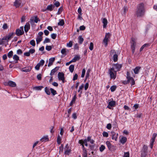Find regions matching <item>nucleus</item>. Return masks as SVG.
I'll use <instances>...</instances> for the list:
<instances>
[{"label":"nucleus","mask_w":157,"mask_h":157,"mask_svg":"<svg viewBox=\"0 0 157 157\" xmlns=\"http://www.w3.org/2000/svg\"><path fill=\"white\" fill-rule=\"evenodd\" d=\"M145 12V8L144 4L142 2L138 5L136 13L137 17H141L143 16Z\"/></svg>","instance_id":"nucleus-1"},{"label":"nucleus","mask_w":157,"mask_h":157,"mask_svg":"<svg viewBox=\"0 0 157 157\" xmlns=\"http://www.w3.org/2000/svg\"><path fill=\"white\" fill-rule=\"evenodd\" d=\"M109 71L110 78L113 79H115L117 76V72L113 71V69L111 68L109 70Z\"/></svg>","instance_id":"nucleus-2"},{"label":"nucleus","mask_w":157,"mask_h":157,"mask_svg":"<svg viewBox=\"0 0 157 157\" xmlns=\"http://www.w3.org/2000/svg\"><path fill=\"white\" fill-rule=\"evenodd\" d=\"M121 67V65L120 64H114L111 69H113V71L117 72V71H120Z\"/></svg>","instance_id":"nucleus-3"},{"label":"nucleus","mask_w":157,"mask_h":157,"mask_svg":"<svg viewBox=\"0 0 157 157\" xmlns=\"http://www.w3.org/2000/svg\"><path fill=\"white\" fill-rule=\"evenodd\" d=\"M14 33H9V34L6 37L3 38V39L6 40L7 42L13 37Z\"/></svg>","instance_id":"nucleus-4"},{"label":"nucleus","mask_w":157,"mask_h":157,"mask_svg":"<svg viewBox=\"0 0 157 157\" xmlns=\"http://www.w3.org/2000/svg\"><path fill=\"white\" fill-rule=\"evenodd\" d=\"M147 147L145 145L143 146L141 153V157H145L147 153Z\"/></svg>","instance_id":"nucleus-5"},{"label":"nucleus","mask_w":157,"mask_h":157,"mask_svg":"<svg viewBox=\"0 0 157 157\" xmlns=\"http://www.w3.org/2000/svg\"><path fill=\"white\" fill-rule=\"evenodd\" d=\"M40 21V20L39 19L37 16H35L34 17H31L30 20V22L31 25H33V24L34 22L37 23L38 21Z\"/></svg>","instance_id":"nucleus-6"},{"label":"nucleus","mask_w":157,"mask_h":157,"mask_svg":"<svg viewBox=\"0 0 157 157\" xmlns=\"http://www.w3.org/2000/svg\"><path fill=\"white\" fill-rule=\"evenodd\" d=\"M59 80H62L63 83L64 82V74L62 72H59L58 74Z\"/></svg>","instance_id":"nucleus-7"},{"label":"nucleus","mask_w":157,"mask_h":157,"mask_svg":"<svg viewBox=\"0 0 157 157\" xmlns=\"http://www.w3.org/2000/svg\"><path fill=\"white\" fill-rule=\"evenodd\" d=\"M110 36V35L109 33H106L105 34V37L103 40L105 44V45L106 46L107 45V42L108 41L109 39Z\"/></svg>","instance_id":"nucleus-8"},{"label":"nucleus","mask_w":157,"mask_h":157,"mask_svg":"<svg viewBox=\"0 0 157 157\" xmlns=\"http://www.w3.org/2000/svg\"><path fill=\"white\" fill-rule=\"evenodd\" d=\"M21 0H15L13 3V6L16 8H18L21 5Z\"/></svg>","instance_id":"nucleus-9"},{"label":"nucleus","mask_w":157,"mask_h":157,"mask_svg":"<svg viewBox=\"0 0 157 157\" xmlns=\"http://www.w3.org/2000/svg\"><path fill=\"white\" fill-rule=\"evenodd\" d=\"M115 105V101H111L109 102L107 107L110 109H111L112 107L114 106Z\"/></svg>","instance_id":"nucleus-10"},{"label":"nucleus","mask_w":157,"mask_h":157,"mask_svg":"<svg viewBox=\"0 0 157 157\" xmlns=\"http://www.w3.org/2000/svg\"><path fill=\"white\" fill-rule=\"evenodd\" d=\"M31 67L29 66L23 68L21 69V71L23 72H29L31 70Z\"/></svg>","instance_id":"nucleus-11"},{"label":"nucleus","mask_w":157,"mask_h":157,"mask_svg":"<svg viewBox=\"0 0 157 157\" xmlns=\"http://www.w3.org/2000/svg\"><path fill=\"white\" fill-rule=\"evenodd\" d=\"M24 33L23 30H21L20 29H17L16 31V34L17 36L22 35Z\"/></svg>","instance_id":"nucleus-12"},{"label":"nucleus","mask_w":157,"mask_h":157,"mask_svg":"<svg viewBox=\"0 0 157 157\" xmlns=\"http://www.w3.org/2000/svg\"><path fill=\"white\" fill-rule=\"evenodd\" d=\"M106 144L109 150L110 151L112 150L113 148V146L112 145L110 142L109 141H106Z\"/></svg>","instance_id":"nucleus-13"},{"label":"nucleus","mask_w":157,"mask_h":157,"mask_svg":"<svg viewBox=\"0 0 157 157\" xmlns=\"http://www.w3.org/2000/svg\"><path fill=\"white\" fill-rule=\"evenodd\" d=\"M30 29V25L29 23H27L24 26V30L25 33H27Z\"/></svg>","instance_id":"nucleus-14"},{"label":"nucleus","mask_w":157,"mask_h":157,"mask_svg":"<svg viewBox=\"0 0 157 157\" xmlns=\"http://www.w3.org/2000/svg\"><path fill=\"white\" fill-rule=\"evenodd\" d=\"M111 134L112 139L116 141L117 140L118 134L115 133L114 132H111Z\"/></svg>","instance_id":"nucleus-15"},{"label":"nucleus","mask_w":157,"mask_h":157,"mask_svg":"<svg viewBox=\"0 0 157 157\" xmlns=\"http://www.w3.org/2000/svg\"><path fill=\"white\" fill-rule=\"evenodd\" d=\"M8 85L12 87H15L16 86V83L11 81H9L8 82Z\"/></svg>","instance_id":"nucleus-16"},{"label":"nucleus","mask_w":157,"mask_h":157,"mask_svg":"<svg viewBox=\"0 0 157 157\" xmlns=\"http://www.w3.org/2000/svg\"><path fill=\"white\" fill-rule=\"evenodd\" d=\"M40 140L42 142L48 141L49 138L48 137V136L46 135L45 136H44L40 139Z\"/></svg>","instance_id":"nucleus-17"},{"label":"nucleus","mask_w":157,"mask_h":157,"mask_svg":"<svg viewBox=\"0 0 157 157\" xmlns=\"http://www.w3.org/2000/svg\"><path fill=\"white\" fill-rule=\"evenodd\" d=\"M102 23H103V28H105L106 27L108 23V21L107 19L105 18H104L102 20Z\"/></svg>","instance_id":"nucleus-18"},{"label":"nucleus","mask_w":157,"mask_h":157,"mask_svg":"<svg viewBox=\"0 0 157 157\" xmlns=\"http://www.w3.org/2000/svg\"><path fill=\"white\" fill-rule=\"evenodd\" d=\"M55 60V58L54 57L51 58L49 59V62L48 65V67H50L53 63V62Z\"/></svg>","instance_id":"nucleus-19"},{"label":"nucleus","mask_w":157,"mask_h":157,"mask_svg":"<svg viewBox=\"0 0 157 157\" xmlns=\"http://www.w3.org/2000/svg\"><path fill=\"white\" fill-rule=\"evenodd\" d=\"M127 138L124 136H122L120 139V141L122 144H124L127 141Z\"/></svg>","instance_id":"nucleus-20"},{"label":"nucleus","mask_w":157,"mask_h":157,"mask_svg":"<svg viewBox=\"0 0 157 157\" xmlns=\"http://www.w3.org/2000/svg\"><path fill=\"white\" fill-rule=\"evenodd\" d=\"M54 6L52 4H51L50 5H48L46 8V10L50 11H52V10L53 8H54Z\"/></svg>","instance_id":"nucleus-21"},{"label":"nucleus","mask_w":157,"mask_h":157,"mask_svg":"<svg viewBox=\"0 0 157 157\" xmlns=\"http://www.w3.org/2000/svg\"><path fill=\"white\" fill-rule=\"evenodd\" d=\"M141 68V67H136L133 70L134 73L136 74H138L139 73V71Z\"/></svg>","instance_id":"nucleus-22"},{"label":"nucleus","mask_w":157,"mask_h":157,"mask_svg":"<svg viewBox=\"0 0 157 157\" xmlns=\"http://www.w3.org/2000/svg\"><path fill=\"white\" fill-rule=\"evenodd\" d=\"M132 42L131 48H135L136 43L135 41V39L134 38H132Z\"/></svg>","instance_id":"nucleus-23"},{"label":"nucleus","mask_w":157,"mask_h":157,"mask_svg":"<svg viewBox=\"0 0 157 157\" xmlns=\"http://www.w3.org/2000/svg\"><path fill=\"white\" fill-rule=\"evenodd\" d=\"M128 82H131V85L132 86L134 85L135 84V81L133 78L132 77L130 78L128 80Z\"/></svg>","instance_id":"nucleus-24"},{"label":"nucleus","mask_w":157,"mask_h":157,"mask_svg":"<svg viewBox=\"0 0 157 157\" xmlns=\"http://www.w3.org/2000/svg\"><path fill=\"white\" fill-rule=\"evenodd\" d=\"M58 70V67H55L54 69H52L50 75H54V73L56 72L57 70Z\"/></svg>","instance_id":"nucleus-25"},{"label":"nucleus","mask_w":157,"mask_h":157,"mask_svg":"<svg viewBox=\"0 0 157 157\" xmlns=\"http://www.w3.org/2000/svg\"><path fill=\"white\" fill-rule=\"evenodd\" d=\"M79 143V144H84L86 146H87L88 145L86 139H85L83 140H80Z\"/></svg>","instance_id":"nucleus-26"},{"label":"nucleus","mask_w":157,"mask_h":157,"mask_svg":"<svg viewBox=\"0 0 157 157\" xmlns=\"http://www.w3.org/2000/svg\"><path fill=\"white\" fill-rule=\"evenodd\" d=\"M42 37L37 36L36 39V44H38L42 40Z\"/></svg>","instance_id":"nucleus-27"},{"label":"nucleus","mask_w":157,"mask_h":157,"mask_svg":"<svg viewBox=\"0 0 157 157\" xmlns=\"http://www.w3.org/2000/svg\"><path fill=\"white\" fill-rule=\"evenodd\" d=\"M78 42L80 44H81L82 43V42L84 40V39L82 37V36H79L78 38Z\"/></svg>","instance_id":"nucleus-28"},{"label":"nucleus","mask_w":157,"mask_h":157,"mask_svg":"<svg viewBox=\"0 0 157 157\" xmlns=\"http://www.w3.org/2000/svg\"><path fill=\"white\" fill-rule=\"evenodd\" d=\"M80 57L79 56H75L74 58L72 60L73 62H75L77 60H78L79 59Z\"/></svg>","instance_id":"nucleus-29"},{"label":"nucleus","mask_w":157,"mask_h":157,"mask_svg":"<svg viewBox=\"0 0 157 157\" xmlns=\"http://www.w3.org/2000/svg\"><path fill=\"white\" fill-rule=\"evenodd\" d=\"M76 98V95H75L74 96L73 98H72L71 101V102H70V106H71L75 102Z\"/></svg>","instance_id":"nucleus-30"},{"label":"nucleus","mask_w":157,"mask_h":157,"mask_svg":"<svg viewBox=\"0 0 157 157\" xmlns=\"http://www.w3.org/2000/svg\"><path fill=\"white\" fill-rule=\"evenodd\" d=\"M64 24V21L63 19L59 20V22L58 23V25L60 26H63Z\"/></svg>","instance_id":"nucleus-31"},{"label":"nucleus","mask_w":157,"mask_h":157,"mask_svg":"<svg viewBox=\"0 0 157 157\" xmlns=\"http://www.w3.org/2000/svg\"><path fill=\"white\" fill-rule=\"evenodd\" d=\"M13 59L16 61L15 63H17V61L19 60V57L16 55H14L13 56Z\"/></svg>","instance_id":"nucleus-32"},{"label":"nucleus","mask_w":157,"mask_h":157,"mask_svg":"<svg viewBox=\"0 0 157 157\" xmlns=\"http://www.w3.org/2000/svg\"><path fill=\"white\" fill-rule=\"evenodd\" d=\"M74 67L75 66L74 65H71L69 66V70L71 73H72L73 72L74 70Z\"/></svg>","instance_id":"nucleus-33"},{"label":"nucleus","mask_w":157,"mask_h":157,"mask_svg":"<svg viewBox=\"0 0 157 157\" xmlns=\"http://www.w3.org/2000/svg\"><path fill=\"white\" fill-rule=\"evenodd\" d=\"M118 60V55L117 53L113 55V60L114 62H117Z\"/></svg>","instance_id":"nucleus-34"},{"label":"nucleus","mask_w":157,"mask_h":157,"mask_svg":"<svg viewBox=\"0 0 157 157\" xmlns=\"http://www.w3.org/2000/svg\"><path fill=\"white\" fill-rule=\"evenodd\" d=\"M43 88V87L42 86H37L34 87L33 88V89L36 90H40Z\"/></svg>","instance_id":"nucleus-35"},{"label":"nucleus","mask_w":157,"mask_h":157,"mask_svg":"<svg viewBox=\"0 0 157 157\" xmlns=\"http://www.w3.org/2000/svg\"><path fill=\"white\" fill-rule=\"evenodd\" d=\"M13 55V52L12 51H10L8 52L7 56L9 58H11L12 57Z\"/></svg>","instance_id":"nucleus-36"},{"label":"nucleus","mask_w":157,"mask_h":157,"mask_svg":"<svg viewBox=\"0 0 157 157\" xmlns=\"http://www.w3.org/2000/svg\"><path fill=\"white\" fill-rule=\"evenodd\" d=\"M50 90L51 91V93L53 95H55L57 94L56 91L54 90L53 89L51 88L50 89Z\"/></svg>","instance_id":"nucleus-37"},{"label":"nucleus","mask_w":157,"mask_h":157,"mask_svg":"<svg viewBox=\"0 0 157 157\" xmlns=\"http://www.w3.org/2000/svg\"><path fill=\"white\" fill-rule=\"evenodd\" d=\"M71 151L70 149H66L65 151L64 154L66 155H69Z\"/></svg>","instance_id":"nucleus-38"},{"label":"nucleus","mask_w":157,"mask_h":157,"mask_svg":"<svg viewBox=\"0 0 157 157\" xmlns=\"http://www.w3.org/2000/svg\"><path fill=\"white\" fill-rule=\"evenodd\" d=\"M116 88H117V87L115 86H111L110 88L111 91L112 92H113L116 90Z\"/></svg>","instance_id":"nucleus-39"},{"label":"nucleus","mask_w":157,"mask_h":157,"mask_svg":"<svg viewBox=\"0 0 157 157\" xmlns=\"http://www.w3.org/2000/svg\"><path fill=\"white\" fill-rule=\"evenodd\" d=\"M45 91L46 93L48 95H50V90L47 88V87H46L45 88Z\"/></svg>","instance_id":"nucleus-40"},{"label":"nucleus","mask_w":157,"mask_h":157,"mask_svg":"<svg viewBox=\"0 0 157 157\" xmlns=\"http://www.w3.org/2000/svg\"><path fill=\"white\" fill-rule=\"evenodd\" d=\"M95 146L94 145H89V148L92 151H94L95 150L94 149Z\"/></svg>","instance_id":"nucleus-41"},{"label":"nucleus","mask_w":157,"mask_h":157,"mask_svg":"<svg viewBox=\"0 0 157 157\" xmlns=\"http://www.w3.org/2000/svg\"><path fill=\"white\" fill-rule=\"evenodd\" d=\"M73 45V42L72 41H70L67 44V46L68 47H71Z\"/></svg>","instance_id":"nucleus-42"},{"label":"nucleus","mask_w":157,"mask_h":157,"mask_svg":"<svg viewBox=\"0 0 157 157\" xmlns=\"http://www.w3.org/2000/svg\"><path fill=\"white\" fill-rule=\"evenodd\" d=\"M63 10L62 7H61L59 9L57 14L58 15L60 14L62 12Z\"/></svg>","instance_id":"nucleus-43"},{"label":"nucleus","mask_w":157,"mask_h":157,"mask_svg":"<svg viewBox=\"0 0 157 157\" xmlns=\"http://www.w3.org/2000/svg\"><path fill=\"white\" fill-rule=\"evenodd\" d=\"M103 136L104 137H107L109 136V134L108 132H103L102 133Z\"/></svg>","instance_id":"nucleus-44"},{"label":"nucleus","mask_w":157,"mask_h":157,"mask_svg":"<svg viewBox=\"0 0 157 157\" xmlns=\"http://www.w3.org/2000/svg\"><path fill=\"white\" fill-rule=\"evenodd\" d=\"M94 45L92 42H91L90 44V45L89 47V49L90 50L92 51L93 49Z\"/></svg>","instance_id":"nucleus-45"},{"label":"nucleus","mask_w":157,"mask_h":157,"mask_svg":"<svg viewBox=\"0 0 157 157\" xmlns=\"http://www.w3.org/2000/svg\"><path fill=\"white\" fill-rule=\"evenodd\" d=\"M105 148V146L103 145H101L99 148L100 151L102 152L104 150Z\"/></svg>","instance_id":"nucleus-46"},{"label":"nucleus","mask_w":157,"mask_h":157,"mask_svg":"<svg viewBox=\"0 0 157 157\" xmlns=\"http://www.w3.org/2000/svg\"><path fill=\"white\" fill-rule=\"evenodd\" d=\"M31 45L33 46H35V42L34 40H31L30 42Z\"/></svg>","instance_id":"nucleus-47"},{"label":"nucleus","mask_w":157,"mask_h":157,"mask_svg":"<svg viewBox=\"0 0 157 157\" xmlns=\"http://www.w3.org/2000/svg\"><path fill=\"white\" fill-rule=\"evenodd\" d=\"M155 141V140L151 139L150 143V147L151 148H152L153 147Z\"/></svg>","instance_id":"nucleus-48"},{"label":"nucleus","mask_w":157,"mask_h":157,"mask_svg":"<svg viewBox=\"0 0 157 157\" xmlns=\"http://www.w3.org/2000/svg\"><path fill=\"white\" fill-rule=\"evenodd\" d=\"M86 72V71L85 69H83L82 71V73L81 75V77L82 78H83L84 77L85 74Z\"/></svg>","instance_id":"nucleus-49"},{"label":"nucleus","mask_w":157,"mask_h":157,"mask_svg":"<svg viewBox=\"0 0 157 157\" xmlns=\"http://www.w3.org/2000/svg\"><path fill=\"white\" fill-rule=\"evenodd\" d=\"M61 139L60 136H58L57 138V142L58 144H60L61 143Z\"/></svg>","instance_id":"nucleus-50"},{"label":"nucleus","mask_w":157,"mask_h":157,"mask_svg":"<svg viewBox=\"0 0 157 157\" xmlns=\"http://www.w3.org/2000/svg\"><path fill=\"white\" fill-rule=\"evenodd\" d=\"M50 42V39L48 38H46L45 40H44V41L43 42V43L44 44H45V43H49Z\"/></svg>","instance_id":"nucleus-51"},{"label":"nucleus","mask_w":157,"mask_h":157,"mask_svg":"<svg viewBox=\"0 0 157 157\" xmlns=\"http://www.w3.org/2000/svg\"><path fill=\"white\" fill-rule=\"evenodd\" d=\"M56 34L55 33H52L51 35V37L53 39H55L56 37Z\"/></svg>","instance_id":"nucleus-52"},{"label":"nucleus","mask_w":157,"mask_h":157,"mask_svg":"<svg viewBox=\"0 0 157 157\" xmlns=\"http://www.w3.org/2000/svg\"><path fill=\"white\" fill-rule=\"evenodd\" d=\"M44 63V61L43 59L40 60L39 63V65L41 66H43Z\"/></svg>","instance_id":"nucleus-53"},{"label":"nucleus","mask_w":157,"mask_h":157,"mask_svg":"<svg viewBox=\"0 0 157 157\" xmlns=\"http://www.w3.org/2000/svg\"><path fill=\"white\" fill-rule=\"evenodd\" d=\"M84 86V89L85 90H86L89 87V83L88 82L86 83L85 86Z\"/></svg>","instance_id":"nucleus-54"},{"label":"nucleus","mask_w":157,"mask_h":157,"mask_svg":"<svg viewBox=\"0 0 157 157\" xmlns=\"http://www.w3.org/2000/svg\"><path fill=\"white\" fill-rule=\"evenodd\" d=\"M52 47L50 46H47L46 47V49L48 51H49L52 49Z\"/></svg>","instance_id":"nucleus-55"},{"label":"nucleus","mask_w":157,"mask_h":157,"mask_svg":"<svg viewBox=\"0 0 157 157\" xmlns=\"http://www.w3.org/2000/svg\"><path fill=\"white\" fill-rule=\"evenodd\" d=\"M78 75L77 74H75V75H74V76L73 77V81H75V80L77 79L78 78Z\"/></svg>","instance_id":"nucleus-56"},{"label":"nucleus","mask_w":157,"mask_h":157,"mask_svg":"<svg viewBox=\"0 0 157 157\" xmlns=\"http://www.w3.org/2000/svg\"><path fill=\"white\" fill-rule=\"evenodd\" d=\"M90 70H88L86 72V79L88 78L90 75Z\"/></svg>","instance_id":"nucleus-57"},{"label":"nucleus","mask_w":157,"mask_h":157,"mask_svg":"<svg viewBox=\"0 0 157 157\" xmlns=\"http://www.w3.org/2000/svg\"><path fill=\"white\" fill-rule=\"evenodd\" d=\"M60 3L58 1H56L54 3V5L56 7H58L60 6Z\"/></svg>","instance_id":"nucleus-58"},{"label":"nucleus","mask_w":157,"mask_h":157,"mask_svg":"<svg viewBox=\"0 0 157 157\" xmlns=\"http://www.w3.org/2000/svg\"><path fill=\"white\" fill-rule=\"evenodd\" d=\"M61 53L63 54H65V55H66V49H65V48H63V49H62L61 50Z\"/></svg>","instance_id":"nucleus-59"},{"label":"nucleus","mask_w":157,"mask_h":157,"mask_svg":"<svg viewBox=\"0 0 157 157\" xmlns=\"http://www.w3.org/2000/svg\"><path fill=\"white\" fill-rule=\"evenodd\" d=\"M112 128V125L110 123L108 124L106 126V128L108 129H110Z\"/></svg>","instance_id":"nucleus-60"},{"label":"nucleus","mask_w":157,"mask_h":157,"mask_svg":"<svg viewBox=\"0 0 157 157\" xmlns=\"http://www.w3.org/2000/svg\"><path fill=\"white\" fill-rule=\"evenodd\" d=\"M78 12L79 13V14L80 15H82V9L80 7L78 9Z\"/></svg>","instance_id":"nucleus-61"},{"label":"nucleus","mask_w":157,"mask_h":157,"mask_svg":"<svg viewBox=\"0 0 157 157\" xmlns=\"http://www.w3.org/2000/svg\"><path fill=\"white\" fill-rule=\"evenodd\" d=\"M115 53H117L116 52H115V50H112L111 51L110 55L112 56L113 55H114Z\"/></svg>","instance_id":"nucleus-62"},{"label":"nucleus","mask_w":157,"mask_h":157,"mask_svg":"<svg viewBox=\"0 0 157 157\" xmlns=\"http://www.w3.org/2000/svg\"><path fill=\"white\" fill-rule=\"evenodd\" d=\"M40 65H39V63H38L35 67V68L37 70H38L40 69Z\"/></svg>","instance_id":"nucleus-63"},{"label":"nucleus","mask_w":157,"mask_h":157,"mask_svg":"<svg viewBox=\"0 0 157 157\" xmlns=\"http://www.w3.org/2000/svg\"><path fill=\"white\" fill-rule=\"evenodd\" d=\"M124 157H129V152H127L124 153Z\"/></svg>","instance_id":"nucleus-64"}]
</instances>
